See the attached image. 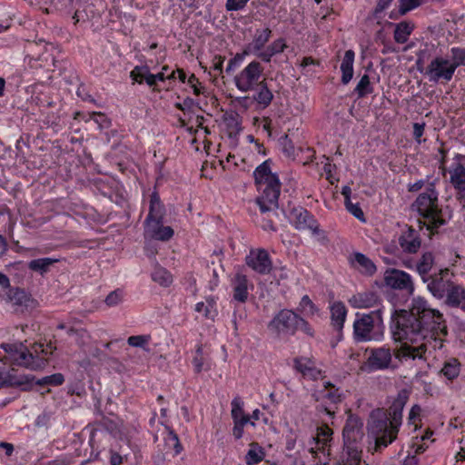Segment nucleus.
Wrapping results in <instances>:
<instances>
[{"label":"nucleus","instance_id":"obj_33","mask_svg":"<svg viewBox=\"0 0 465 465\" xmlns=\"http://www.w3.org/2000/svg\"><path fill=\"white\" fill-rule=\"evenodd\" d=\"M414 27V24L408 21H402L397 24L393 34L395 42L398 44H405L413 32Z\"/></svg>","mask_w":465,"mask_h":465},{"label":"nucleus","instance_id":"obj_31","mask_svg":"<svg viewBox=\"0 0 465 465\" xmlns=\"http://www.w3.org/2000/svg\"><path fill=\"white\" fill-rule=\"evenodd\" d=\"M286 47L283 38L276 39L265 50L257 54V57L262 62L269 63L273 55L282 53Z\"/></svg>","mask_w":465,"mask_h":465},{"label":"nucleus","instance_id":"obj_16","mask_svg":"<svg viewBox=\"0 0 465 465\" xmlns=\"http://www.w3.org/2000/svg\"><path fill=\"white\" fill-rule=\"evenodd\" d=\"M410 391L406 389L401 390L397 397L392 401L391 405L389 408V411L387 415L390 420L392 421L394 428H400L402 420V411L409 401Z\"/></svg>","mask_w":465,"mask_h":465},{"label":"nucleus","instance_id":"obj_42","mask_svg":"<svg viewBox=\"0 0 465 465\" xmlns=\"http://www.w3.org/2000/svg\"><path fill=\"white\" fill-rule=\"evenodd\" d=\"M252 448L246 454V463L248 465H255L263 459V451L257 443L251 444Z\"/></svg>","mask_w":465,"mask_h":465},{"label":"nucleus","instance_id":"obj_29","mask_svg":"<svg viewBox=\"0 0 465 465\" xmlns=\"http://www.w3.org/2000/svg\"><path fill=\"white\" fill-rule=\"evenodd\" d=\"M33 379L28 376L15 375L12 371H4V381L2 385L4 388L22 387L23 390H27V386L32 383Z\"/></svg>","mask_w":465,"mask_h":465},{"label":"nucleus","instance_id":"obj_55","mask_svg":"<svg viewBox=\"0 0 465 465\" xmlns=\"http://www.w3.org/2000/svg\"><path fill=\"white\" fill-rule=\"evenodd\" d=\"M249 0H227L225 8L227 11H239L245 7Z\"/></svg>","mask_w":465,"mask_h":465},{"label":"nucleus","instance_id":"obj_22","mask_svg":"<svg viewBox=\"0 0 465 465\" xmlns=\"http://www.w3.org/2000/svg\"><path fill=\"white\" fill-rule=\"evenodd\" d=\"M436 265L435 256L431 252H425L417 260V272L420 276L423 282L429 281L430 272Z\"/></svg>","mask_w":465,"mask_h":465},{"label":"nucleus","instance_id":"obj_3","mask_svg":"<svg viewBox=\"0 0 465 465\" xmlns=\"http://www.w3.org/2000/svg\"><path fill=\"white\" fill-rule=\"evenodd\" d=\"M411 208L427 220L428 230H437L447 223L442 217V209L439 204V193L434 182L428 183L425 191L417 196Z\"/></svg>","mask_w":465,"mask_h":465},{"label":"nucleus","instance_id":"obj_46","mask_svg":"<svg viewBox=\"0 0 465 465\" xmlns=\"http://www.w3.org/2000/svg\"><path fill=\"white\" fill-rule=\"evenodd\" d=\"M298 310L306 315H313L317 312V308L308 295H304L299 304Z\"/></svg>","mask_w":465,"mask_h":465},{"label":"nucleus","instance_id":"obj_52","mask_svg":"<svg viewBox=\"0 0 465 465\" xmlns=\"http://www.w3.org/2000/svg\"><path fill=\"white\" fill-rule=\"evenodd\" d=\"M345 207L349 213H351L358 220L364 222V213L358 203H352L351 200L344 201Z\"/></svg>","mask_w":465,"mask_h":465},{"label":"nucleus","instance_id":"obj_34","mask_svg":"<svg viewBox=\"0 0 465 465\" xmlns=\"http://www.w3.org/2000/svg\"><path fill=\"white\" fill-rule=\"evenodd\" d=\"M341 461L343 465H360L361 461V447H343Z\"/></svg>","mask_w":465,"mask_h":465},{"label":"nucleus","instance_id":"obj_1","mask_svg":"<svg viewBox=\"0 0 465 465\" xmlns=\"http://www.w3.org/2000/svg\"><path fill=\"white\" fill-rule=\"evenodd\" d=\"M391 330L393 340L401 344L395 352L400 361L426 359L427 352L443 347L448 334L442 313L429 307L421 297L412 300L409 311H394Z\"/></svg>","mask_w":465,"mask_h":465},{"label":"nucleus","instance_id":"obj_7","mask_svg":"<svg viewBox=\"0 0 465 465\" xmlns=\"http://www.w3.org/2000/svg\"><path fill=\"white\" fill-rule=\"evenodd\" d=\"M312 396L315 401L319 402L316 410L319 412L326 413L331 418L336 412V405L342 400L339 388L330 381H325L323 383V388L316 391Z\"/></svg>","mask_w":465,"mask_h":465},{"label":"nucleus","instance_id":"obj_13","mask_svg":"<svg viewBox=\"0 0 465 465\" xmlns=\"http://www.w3.org/2000/svg\"><path fill=\"white\" fill-rule=\"evenodd\" d=\"M429 278V281L425 283L430 292L437 299H443L448 289L454 283L450 278V270L448 268L439 269L431 273Z\"/></svg>","mask_w":465,"mask_h":465},{"label":"nucleus","instance_id":"obj_26","mask_svg":"<svg viewBox=\"0 0 465 465\" xmlns=\"http://www.w3.org/2000/svg\"><path fill=\"white\" fill-rule=\"evenodd\" d=\"M331 320L333 328L339 332V337L341 336V331L346 320L347 309L343 302H335L331 306Z\"/></svg>","mask_w":465,"mask_h":465},{"label":"nucleus","instance_id":"obj_41","mask_svg":"<svg viewBox=\"0 0 465 465\" xmlns=\"http://www.w3.org/2000/svg\"><path fill=\"white\" fill-rule=\"evenodd\" d=\"M331 434L332 430L328 427L321 428L318 430L316 444L319 446L318 450H321L323 454H325V448L327 446L328 441L331 440Z\"/></svg>","mask_w":465,"mask_h":465},{"label":"nucleus","instance_id":"obj_4","mask_svg":"<svg viewBox=\"0 0 465 465\" xmlns=\"http://www.w3.org/2000/svg\"><path fill=\"white\" fill-rule=\"evenodd\" d=\"M383 322L380 310L357 313L353 322V339L357 342L379 341L383 336Z\"/></svg>","mask_w":465,"mask_h":465},{"label":"nucleus","instance_id":"obj_60","mask_svg":"<svg viewBox=\"0 0 465 465\" xmlns=\"http://www.w3.org/2000/svg\"><path fill=\"white\" fill-rule=\"evenodd\" d=\"M194 100L187 97L183 100V104H176V108L179 110L184 111V110H190L194 105Z\"/></svg>","mask_w":465,"mask_h":465},{"label":"nucleus","instance_id":"obj_43","mask_svg":"<svg viewBox=\"0 0 465 465\" xmlns=\"http://www.w3.org/2000/svg\"><path fill=\"white\" fill-rule=\"evenodd\" d=\"M452 60L450 64L454 71L460 66H465V48H451Z\"/></svg>","mask_w":465,"mask_h":465},{"label":"nucleus","instance_id":"obj_36","mask_svg":"<svg viewBox=\"0 0 465 465\" xmlns=\"http://www.w3.org/2000/svg\"><path fill=\"white\" fill-rule=\"evenodd\" d=\"M58 260L52 258H39L29 262L28 268L34 272H38L41 274L45 273L51 265L56 262Z\"/></svg>","mask_w":465,"mask_h":465},{"label":"nucleus","instance_id":"obj_53","mask_svg":"<svg viewBox=\"0 0 465 465\" xmlns=\"http://www.w3.org/2000/svg\"><path fill=\"white\" fill-rule=\"evenodd\" d=\"M89 119L95 122L100 128H107L110 125V121L106 115L100 112H92L89 114Z\"/></svg>","mask_w":465,"mask_h":465},{"label":"nucleus","instance_id":"obj_18","mask_svg":"<svg viewBox=\"0 0 465 465\" xmlns=\"http://www.w3.org/2000/svg\"><path fill=\"white\" fill-rule=\"evenodd\" d=\"M249 280L246 275L236 273L232 280V300L240 303H245L249 297ZM251 286H252L251 284Z\"/></svg>","mask_w":465,"mask_h":465},{"label":"nucleus","instance_id":"obj_58","mask_svg":"<svg viewBox=\"0 0 465 465\" xmlns=\"http://www.w3.org/2000/svg\"><path fill=\"white\" fill-rule=\"evenodd\" d=\"M298 330L302 331L305 334L312 336V337L314 334L312 326L309 324V322L307 321H305L301 316H299L298 320H297V331Z\"/></svg>","mask_w":465,"mask_h":465},{"label":"nucleus","instance_id":"obj_47","mask_svg":"<svg viewBox=\"0 0 465 465\" xmlns=\"http://www.w3.org/2000/svg\"><path fill=\"white\" fill-rule=\"evenodd\" d=\"M64 381V375L62 373H54L49 376H45L36 381L38 385H53L58 386L63 384Z\"/></svg>","mask_w":465,"mask_h":465},{"label":"nucleus","instance_id":"obj_10","mask_svg":"<svg viewBox=\"0 0 465 465\" xmlns=\"http://www.w3.org/2000/svg\"><path fill=\"white\" fill-rule=\"evenodd\" d=\"M6 300L12 304L15 312L22 314L31 313L39 305L30 293L19 287L9 288L6 292Z\"/></svg>","mask_w":465,"mask_h":465},{"label":"nucleus","instance_id":"obj_48","mask_svg":"<svg viewBox=\"0 0 465 465\" xmlns=\"http://www.w3.org/2000/svg\"><path fill=\"white\" fill-rule=\"evenodd\" d=\"M421 0H399V15H404L409 11L420 6Z\"/></svg>","mask_w":465,"mask_h":465},{"label":"nucleus","instance_id":"obj_8","mask_svg":"<svg viewBox=\"0 0 465 465\" xmlns=\"http://www.w3.org/2000/svg\"><path fill=\"white\" fill-rule=\"evenodd\" d=\"M263 66L261 62L253 60L249 63L239 74L234 76V84L241 92H250L255 90L261 84L263 74Z\"/></svg>","mask_w":465,"mask_h":465},{"label":"nucleus","instance_id":"obj_27","mask_svg":"<svg viewBox=\"0 0 465 465\" xmlns=\"http://www.w3.org/2000/svg\"><path fill=\"white\" fill-rule=\"evenodd\" d=\"M164 207L156 193L151 195L149 213L145 219V225L153 222H163Z\"/></svg>","mask_w":465,"mask_h":465},{"label":"nucleus","instance_id":"obj_25","mask_svg":"<svg viewBox=\"0 0 465 465\" xmlns=\"http://www.w3.org/2000/svg\"><path fill=\"white\" fill-rule=\"evenodd\" d=\"M445 302L451 307H460L465 311V290L462 286L455 282L448 289Z\"/></svg>","mask_w":465,"mask_h":465},{"label":"nucleus","instance_id":"obj_54","mask_svg":"<svg viewBox=\"0 0 465 465\" xmlns=\"http://www.w3.org/2000/svg\"><path fill=\"white\" fill-rule=\"evenodd\" d=\"M193 365L194 368V371L196 373H200L203 370L204 360L203 357V348L202 346H198L195 351V356L193 360Z\"/></svg>","mask_w":465,"mask_h":465},{"label":"nucleus","instance_id":"obj_17","mask_svg":"<svg viewBox=\"0 0 465 465\" xmlns=\"http://www.w3.org/2000/svg\"><path fill=\"white\" fill-rule=\"evenodd\" d=\"M398 242L403 252L416 253L421 245L420 232L412 227H407L400 235Z\"/></svg>","mask_w":465,"mask_h":465},{"label":"nucleus","instance_id":"obj_64","mask_svg":"<svg viewBox=\"0 0 465 465\" xmlns=\"http://www.w3.org/2000/svg\"><path fill=\"white\" fill-rule=\"evenodd\" d=\"M294 366L295 369L302 372V374H306L307 371H311V368L308 367L305 363H302V361L300 359L294 360Z\"/></svg>","mask_w":465,"mask_h":465},{"label":"nucleus","instance_id":"obj_63","mask_svg":"<svg viewBox=\"0 0 465 465\" xmlns=\"http://www.w3.org/2000/svg\"><path fill=\"white\" fill-rule=\"evenodd\" d=\"M424 185H425V181L419 180V181L415 182L414 183H409L408 191L410 193H416V192H419Z\"/></svg>","mask_w":465,"mask_h":465},{"label":"nucleus","instance_id":"obj_50","mask_svg":"<svg viewBox=\"0 0 465 465\" xmlns=\"http://www.w3.org/2000/svg\"><path fill=\"white\" fill-rule=\"evenodd\" d=\"M124 299V292L120 289L111 292L105 298L104 302L107 306L114 307L119 305Z\"/></svg>","mask_w":465,"mask_h":465},{"label":"nucleus","instance_id":"obj_24","mask_svg":"<svg viewBox=\"0 0 465 465\" xmlns=\"http://www.w3.org/2000/svg\"><path fill=\"white\" fill-rule=\"evenodd\" d=\"M272 36V30L266 27L262 30H256L252 41L245 48L247 53L257 56Z\"/></svg>","mask_w":465,"mask_h":465},{"label":"nucleus","instance_id":"obj_12","mask_svg":"<svg viewBox=\"0 0 465 465\" xmlns=\"http://www.w3.org/2000/svg\"><path fill=\"white\" fill-rule=\"evenodd\" d=\"M287 217L295 229L299 231L310 230L314 235L321 232L318 222L313 215L301 206L293 208Z\"/></svg>","mask_w":465,"mask_h":465},{"label":"nucleus","instance_id":"obj_61","mask_svg":"<svg viewBox=\"0 0 465 465\" xmlns=\"http://www.w3.org/2000/svg\"><path fill=\"white\" fill-rule=\"evenodd\" d=\"M391 1L392 0H379L374 9V15H377L384 11L391 5Z\"/></svg>","mask_w":465,"mask_h":465},{"label":"nucleus","instance_id":"obj_35","mask_svg":"<svg viewBox=\"0 0 465 465\" xmlns=\"http://www.w3.org/2000/svg\"><path fill=\"white\" fill-rule=\"evenodd\" d=\"M377 302V295L373 292L358 293L351 300V304L357 308H370Z\"/></svg>","mask_w":465,"mask_h":465},{"label":"nucleus","instance_id":"obj_62","mask_svg":"<svg viewBox=\"0 0 465 465\" xmlns=\"http://www.w3.org/2000/svg\"><path fill=\"white\" fill-rule=\"evenodd\" d=\"M141 70H143V72H145L146 74V76H145V79H144V82L150 86V87H154L155 84H156V80H155V77H154V74H151L150 73V70L149 68H142Z\"/></svg>","mask_w":465,"mask_h":465},{"label":"nucleus","instance_id":"obj_11","mask_svg":"<svg viewBox=\"0 0 465 465\" xmlns=\"http://www.w3.org/2000/svg\"><path fill=\"white\" fill-rule=\"evenodd\" d=\"M363 436V422L361 419L356 415L349 414L342 430L343 447H361V442Z\"/></svg>","mask_w":465,"mask_h":465},{"label":"nucleus","instance_id":"obj_5","mask_svg":"<svg viewBox=\"0 0 465 465\" xmlns=\"http://www.w3.org/2000/svg\"><path fill=\"white\" fill-rule=\"evenodd\" d=\"M382 410L373 411L368 423L369 434L375 440V450L387 447L397 437L399 429Z\"/></svg>","mask_w":465,"mask_h":465},{"label":"nucleus","instance_id":"obj_28","mask_svg":"<svg viewBox=\"0 0 465 465\" xmlns=\"http://www.w3.org/2000/svg\"><path fill=\"white\" fill-rule=\"evenodd\" d=\"M254 91L255 93L252 96L253 100L262 108L268 107L273 99V94L269 89L266 81L262 80L261 84L257 85Z\"/></svg>","mask_w":465,"mask_h":465},{"label":"nucleus","instance_id":"obj_21","mask_svg":"<svg viewBox=\"0 0 465 465\" xmlns=\"http://www.w3.org/2000/svg\"><path fill=\"white\" fill-rule=\"evenodd\" d=\"M12 365L25 367L35 370L39 365L35 362V357L26 347L20 343V348L13 353L9 361Z\"/></svg>","mask_w":465,"mask_h":465},{"label":"nucleus","instance_id":"obj_32","mask_svg":"<svg viewBox=\"0 0 465 465\" xmlns=\"http://www.w3.org/2000/svg\"><path fill=\"white\" fill-rule=\"evenodd\" d=\"M167 434L163 438L164 450L168 453L169 450H173V456L179 455L183 448L180 442L178 435L170 427H166Z\"/></svg>","mask_w":465,"mask_h":465},{"label":"nucleus","instance_id":"obj_59","mask_svg":"<svg viewBox=\"0 0 465 465\" xmlns=\"http://www.w3.org/2000/svg\"><path fill=\"white\" fill-rule=\"evenodd\" d=\"M420 412H421L420 406L418 404L413 405L409 413V417H408L409 423L414 424L416 420L420 417Z\"/></svg>","mask_w":465,"mask_h":465},{"label":"nucleus","instance_id":"obj_49","mask_svg":"<svg viewBox=\"0 0 465 465\" xmlns=\"http://www.w3.org/2000/svg\"><path fill=\"white\" fill-rule=\"evenodd\" d=\"M206 310H205V318L213 320L217 315V302L216 299L213 296H209L205 299Z\"/></svg>","mask_w":465,"mask_h":465},{"label":"nucleus","instance_id":"obj_20","mask_svg":"<svg viewBox=\"0 0 465 465\" xmlns=\"http://www.w3.org/2000/svg\"><path fill=\"white\" fill-rule=\"evenodd\" d=\"M163 222H153L145 225L144 234L154 240L167 242L173 236V230L170 226H163Z\"/></svg>","mask_w":465,"mask_h":465},{"label":"nucleus","instance_id":"obj_57","mask_svg":"<svg viewBox=\"0 0 465 465\" xmlns=\"http://www.w3.org/2000/svg\"><path fill=\"white\" fill-rule=\"evenodd\" d=\"M142 68H148V66H135L134 70L130 73V77L139 84H142L146 76L145 72L140 70Z\"/></svg>","mask_w":465,"mask_h":465},{"label":"nucleus","instance_id":"obj_23","mask_svg":"<svg viewBox=\"0 0 465 465\" xmlns=\"http://www.w3.org/2000/svg\"><path fill=\"white\" fill-rule=\"evenodd\" d=\"M351 264L361 274L368 276H372L377 270L374 262L361 252L353 253V257L351 259Z\"/></svg>","mask_w":465,"mask_h":465},{"label":"nucleus","instance_id":"obj_2","mask_svg":"<svg viewBox=\"0 0 465 465\" xmlns=\"http://www.w3.org/2000/svg\"><path fill=\"white\" fill-rule=\"evenodd\" d=\"M271 160H266L256 167L253 173L255 183L262 194L256 198V203L262 213L273 212L278 208V200L282 183L276 173H272Z\"/></svg>","mask_w":465,"mask_h":465},{"label":"nucleus","instance_id":"obj_56","mask_svg":"<svg viewBox=\"0 0 465 465\" xmlns=\"http://www.w3.org/2000/svg\"><path fill=\"white\" fill-rule=\"evenodd\" d=\"M281 145L282 146V152L287 155L291 156L294 154V145L289 139L288 135L285 134L280 140Z\"/></svg>","mask_w":465,"mask_h":465},{"label":"nucleus","instance_id":"obj_44","mask_svg":"<svg viewBox=\"0 0 465 465\" xmlns=\"http://www.w3.org/2000/svg\"><path fill=\"white\" fill-rule=\"evenodd\" d=\"M250 53H247V49L244 47L242 53H237L232 58H231L228 62V64L225 68V72L227 74H231L236 68H238L241 64L243 62L245 56L250 55Z\"/></svg>","mask_w":465,"mask_h":465},{"label":"nucleus","instance_id":"obj_51","mask_svg":"<svg viewBox=\"0 0 465 465\" xmlns=\"http://www.w3.org/2000/svg\"><path fill=\"white\" fill-rule=\"evenodd\" d=\"M231 405H232L231 414H232V420H236L245 414L244 411H243V401L239 396L235 397L232 401Z\"/></svg>","mask_w":465,"mask_h":465},{"label":"nucleus","instance_id":"obj_30","mask_svg":"<svg viewBox=\"0 0 465 465\" xmlns=\"http://www.w3.org/2000/svg\"><path fill=\"white\" fill-rule=\"evenodd\" d=\"M355 54L352 50H347L341 64V83L348 84L353 76V62Z\"/></svg>","mask_w":465,"mask_h":465},{"label":"nucleus","instance_id":"obj_38","mask_svg":"<svg viewBox=\"0 0 465 465\" xmlns=\"http://www.w3.org/2000/svg\"><path fill=\"white\" fill-rule=\"evenodd\" d=\"M450 180L453 187H460V185L465 184V167L462 163H456L450 171Z\"/></svg>","mask_w":465,"mask_h":465},{"label":"nucleus","instance_id":"obj_40","mask_svg":"<svg viewBox=\"0 0 465 465\" xmlns=\"http://www.w3.org/2000/svg\"><path fill=\"white\" fill-rule=\"evenodd\" d=\"M373 92V87L371 84L370 77L368 74H363L354 88V93L357 94L358 98H363L367 94H370Z\"/></svg>","mask_w":465,"mask_h":465},{"label":"nucleus","instance_id":"obj_15","mask_svg":"<svg viewBox=\"0 0 465 465\" xmlns=\"http://www.w3.org/2000/svg\"><path fill=\"white\" fill-rule=\"evenodd\" d=\"M246 264L260 274H267L272 270L270 255L263 249L251 251L246 257Z\"/></svg>","mask_w":465,"mask_h":465},{"label":"nucleus","instance_id":"obj_9","mask_svg":"<svg viewBox=\"0 0 465 465\" xmlns=\"http://www.w3.org/2000/svg\"><path fill=\"white\" fill-rule=\"evenodd\" d=\"M299 315L292 310H281L268 323V329L277 336L293 335L297 331Z\"/></svg>","mask_w":465,"mask_h":465},{"label":"nucleus","instance_id":"obj_45","mask_svg":"<svg viewBox=\"0 0 465 465\" xmlns=\"http://www.w3.org/2000/svg\"><path fill=\"white\" fill-rule=\"evenodd\" d=\"M150 340V335H134L128 338L127 342L130 346L142 348L148 351L149 348H147V345Z\"/></svg>","mask_w":465,"mask_h":465},{"label":"nucleus","instance_id":"obj_39","mask_svg":"<svg viewBox=\"0 0 465 465\" xmlns=\"http://www.w3.org/2000/svg\"><path fill=\"white\" fill-rule=\"evenodd\" d=\"M152 279L153 282L164 287L171 285L173 282L172 274L163 267H157L154 269L152 273Z\"/></svg>","mask_w":465,"mask_h":465},{"label":"nucleus","instance_id":"obj_37","mask_svg":"<svg viewBox=\"0 0 465 465\" xmlns=\"http://www.w3.org/2000/svg\"><path fill=\"white\" fill-rule=\"evenodd\" d=\"M460 371V361L452 358L446 361L441 369V373L448 379L453 380L457 378Z\"/></svg>","mask_w":465,"mask_h":465},{"label":"nucleus","instance_id":"obj_19","mask_svg":"<svg viewBox=\"0 0 465 465\" xmlns=\"http://www.w3.org/2000/svg\"><path fill=\"white\" fill-rule=\"evenodd\" d=\"M391 357L392 354L390 348H375L371 350L368 362L372 369L383 370L390 366Z\"/></svg>","mask_w":465,"mask_h":465},{"label":"nucleus","instance_id":"obj_14","mask_svg":"<svg viewBox=\"0 0 465 465\" xmlns=\"http://www.w3.org/2000/svg\"><path fill=\"white\" fill-rule=\"evenodd\" d=\"M384 282L388 287L394 290L405 291L410 294L414 292L411 276L401 270L387 269L384 272Z\"/></svg>","mask_w":465,"mask_h":465},{"label":"nucleus","instance_id":"obj_6","mask_svg":"<svg viewBox=\"0 0 465 465\" xmlns=\"http://www.w3.org/2000/svg\"><path fill=\"white\" fill-rule=\"evenodd\" d=\"M421 59L418 58L417 66L420 72L423 73L424 75L429 79L430 82L438 84H445L451 81L454 75V69L450 64V60L442 57L436 56L426 67L425 71L420 68Z\"/></svg>","mask_w":465,"mask_h":465}]
</instances>
